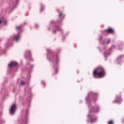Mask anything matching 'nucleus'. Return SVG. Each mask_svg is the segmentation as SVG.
<instances>
[{
	"label": "nucleus",
	"instance_id": "f257e3e1",
	"mask_svg": "<svg viewBox=\"0 0 124 124\" xmlns=\"http://www.w3.org/2000/svg\"><path fill=\"white\" fill-rule=\"evenodd\" d=\"M106 74L105 69L101 66H98L93 71L94 78H102V77H104Z\"/></svg>",
	"mask_w": 124,
	"mask_h": 124
},
{
	"label": "nucleus",
	"instance_id": "f03ea898",
	"mask_svg": "<svg viewBox=\"0 0 124 124\" xmlns=\"http://www.w3.org/2000/svg\"><path fill=\"white\" fill-rule=\"evenodd\" d=\"M16 108H17V106L15 104H14L12 105L10 108V112L11 114H14L16 111Z\"/></svg>",
	"mask_w": 124,
	"mask_h": 124
},
{
	"label": "nucleus",
	"instance_id": "7ed1b4c3",
	"mask_svg": "<svg viewBox=\"0 0 124 124\" xmlns=\"http://www.w3.org/2000/svg\"><path fill=\"white\" fill-rule=\"evenodd\" d=\"M104 32H108V33H110L111 34H113L115 33V31L113 28H108L104 31Z\"/></svg>",
	"mask_w": 124,
	"mask_h": 124
},
{
	"label": "nucleus",
	"instance_id": "20e7f679",
	"mask_svg": "<svg viewBox=\"0 0 124 124\" xmlns=\"http://www.w3.org/2000/svg\"><path fill=\"white\" fill-rule=\"evenodd\" d=\"M58 16H59V18H60V19L61 20H63V18H64V17H65V16L64 15V14L63 13L61 12L59 15Z\"/></svg>",
	"mask_w": 124,
	"mask_h": 124
},
{
	"label": "nucleus",
	"instance_id": "39448f33",
	"mask_svg": "<svg viewBox=\"0 0 124 124\" xmlns=\"http://www.w3.org/2000/svg\"><path fill=\"white\" fill-rule=\"evenodd\" d=\"M17 63L15 62H13L9 64V67H12V66H17Z\"/></svg>",
	"mask_w": 124,
	"mask_h": 124
},
{
	"label": "nucleus",
	"instance_id": "423d86ee",
	"mask_svg": "<svg viewBox=\"0 0 124 124\" xmlns=\"http://www.w3.org/2000/svg\"><path fill=\"white\" fill-rule=\"evenodd\" d=\"M14 39H15L16 41H19V39H20V35L18 34L17 35H16L14 36Z\"/></svg>",
	"mask_w": 124,
	"mask_h": 124
},
{
	"label": "nucleus",
	"instance_id": "0eeeda50",
	"mask_svg": "<svg viewBox=\"0 0 124 124\" xmlns=\"http://www.w3.org/2000/svg\"><path fill=\"white\" fill-rule=\"evenodd\" d=\"M58 31H62V29L60 28L59 27H57L56 28V30L53 31V33H56V32Z\"/></svg>",
	"mask_w": 124,
	"mask_h": 124
},
{
	"label": "nucleus",
	"instance_id": "6e6552de",
	"mask_svg": "<svg viewBox=\"0 0 124 124\" xmlns=\"http://www.w3.org/2000/svg\"><path fill=\"white\" fill-rule=\"evenodd\" d=\"M16 29L18 31H21L22 30V26H17Z\"/></svg>",
	"mask_w": 124,
	"mask_h": 124
},
{
	"label": "nucleus",
	"instance_id": "1a4fd4ad",
	"mask_svg": "<svg viewBox=\"0 0 124 124\" xmlns=\"http://www.w3.org/2000/svg\"><path fill=\"white\" fill-rule=\"evenodd\" d=\"M108 124H114V121H113L112 120H110L109 121L108 123Z\"/></svg>",
	"mask_w": 124,
	"mask_h": 124
},
{
	"label": "nucleus",
	"instance_id": "9d476101",
	"mask_svg": "<svg viewBox=\"0 0 124 124\" xmlns=\"http://www.w3.org/2000/svg\"><path fill=\"white\" fill-rule=\"evenodd\" d=\"M26 54L27 55H31V51L28 50V51H26Z\"/></svg>",
	"mask_w": 124,
	"mask_h": 124
},
{
	"label": "nucleus",
	"instance_id": "9b49d317",
	"mask_svg": "<svg viewBox=\"0 0 124 124\" xmlns=\"http://www.w3.org/2000/svg\"><path fill=\"white\" fill-rule=\"evenodd\" d=\"M21 85H25V82H24V81H22L21 82Z\"/></svg>",
	"mask_w": 124,
	"mask_h": 124
},
{
	"label": "nucleus",
	"instance_id": "f8f14e48",
	"mask_svg": "<svg viewBox=\"0 0 124 124\" xmlns=\"http://www.w3.org/2000/svg\"><path fill=\"white\" fill-rule=\"evenodd\" d=\"M107 44H109V43H110V39H108V42H107Z\"/></svg>",
	"mask_w": 124,
	"mask_h": 124
},
{
	"label": "nucleus",
	"instance_id": "ddd939ff",
	"mask_svg": "<svg viewBox=\"0 0 124 124\" xmlns=\"http://www.w3.org/2000/svg\"><path fill=\"white\" fill-rule=\"evenodd\" d=\"M2 23V20H0V24H1Z\"/></svg>",
	"mask_w": 124,
	"mask_h": 124
}]
</instances>
